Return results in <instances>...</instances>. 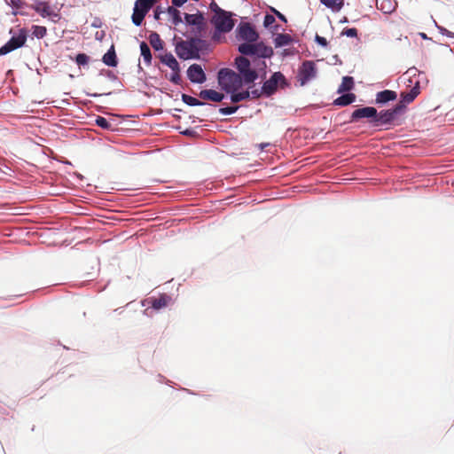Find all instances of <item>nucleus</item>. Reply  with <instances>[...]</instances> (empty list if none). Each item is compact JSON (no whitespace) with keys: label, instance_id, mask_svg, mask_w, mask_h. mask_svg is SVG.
I'll list each match as a JSON object with an SVG mask.
<instances>
[{"label":"nucleus","instance_id":"obj_11","mask_svg":"<svg viewBox=\"0 0 454 454\" xmlns=\"http://www.w3.org/2000/svg\"><path fill=\"white\" fill-rule=\"evenodd\" d=\"M185 22L188 25L193 26L192 33L198 36L201 35L202 32L206 29V22L202 13L188 14L184 15Z\"/></svg>","mask_w":454,"mask_h":454},{"label":"nucleus","instance_id":"obj_42","mask_svg":"<svg viewBox=\"0 0 454 454\" xmlns=\"http://www.w3.org/2000/svg\"><path fill=\"white\" fill-rule=\"evenodd\" d=\"M262 93L263 92L262 90L260 91L259 90H254L250 91V98H260V96Z\"/></svg>","mask_w":454,"mask_h":454},{"label":"nucleus","instance_id":"obj_36","mask_svg":"<svg viewBox=\"0 0 454 454\" xmlns=\"http://www.w3.org/2000/svg\"><path fill=\"white\" fill-rule=\"evenodd\" d=\"M238 109H239L238 106H232L222 107L219 109V112L222 114L229 115V114H232L236 113Z\"/></svg>","mask_w":454,"mask_h":454},{"label":"nucleus","instance_id":"obj_20","mask_svg":"<svg viewBox=\"0 0 454 454\" xmlns=\"http://www.w3.org/2000/svg\"><path fill=\"white\" fill-rule=\"evenodd\" d=\"M170 300H171L170 297L165 294H161L158 298H152L151 299L152 308H153L154 309H163L168 306Z\"/></svg>","mask_w":454,"mask_h":454},{"label":"nucleus","instance_id":"obj_4","mask_svg":"<svg viewBox=\"0 0 454 454\" xmlns=\"http://www.w3.org/2000/svg\"><path fill=\"white\" fill-rule=\"evenodd\" d=\"M235 64L245 84L253 83L258 78L257 72L251 68L250 61L246 57H237Z\"/></svg>","mask_w":454,"mask_h":454},{"label":"nucleus","instance_id":"obj_19","mask_svg":"<svg viewBox=\"0 0 454 454\" xmlns=\"http://www.w3.org/2000/svg\"><path fill=\"white\" fill-rule=\"evenodd\" d=\"M34 10L39 13L42 17H58V14L53 12L49 4L45 2L36 3L34 6Z\"/></svg>","mask_w":454,"mask_h":454},{"label":"nucleus","instance_id":"obj_16","mask_svg":"<svg viewBox=\"0 0 454 454\" xmlns=\"http://www.w3.org/2000/svg\"><path fill=\"white\" fill-rule=\"evenodd\" d=\"M397 94L394 90H385L376 94L375 103L377 105H383L389 101L396 99Z\"/></svg>","mask_w":454,"mask_h":454},{"label":"nucleus","instance_id":"obj_23","mask_svg":"<svg viewBox=\"0 0 454 454\" xmlns=\"http://www.w3.org/2000/svg\"><path fill=\"white\" fill-rule=\"evenodd\" d=\"M151 46L155 51H160L164 48V42L161 40L160 35L156 32H152L148 37Z\"/></svg>","mask_w":454,"mask_h":454},{"label":"nucleus","instance_id":"obj_10","mask_svg":"<svg viewBox=\"0 0 454 454\" xmlns=\"http://www.w3.org/2000/svg\"><path fill=\"white\" fill-rule=\"evenodd\" d=\"M420 93V85L419 82L417 81L413 87L409 91L401 92V100L395 105L401 112H403L406 108V106L414 101V99Z\"/></svg>","mask_w":454,"mask_h":454},{"label":"nucleus","instance_id":"obj_13","mask_svg":"<svg viewBox=\"0 0 454 454\" xmlns=\"http://www.w3.org/2000/svg\"><path fill=\"white\" fill-rule=\"evenodd\" d=\"M286 78L280 72L274 73L269 80L264 82L262 91L267 96L272 95L278 88V82H285Z\"/></svg>","mask_w":454,"mask_h":454},{"label":"nucleus","instance_id":"obj_26","mask_svg":"<svg viewBox=\"0 0 454 454\" xmlns=\"http://www.w3.org/2000/svg\"><path fill=\"white\" fill-rule=\"evenodd\" d=\"M141 56L144 59L145 64L149 67L152 64V53L148 44L145 42L140 43Z\"/></svg>","mask_w":454,"mask_h":454},{"label":"nucleus","instance_id":"obj_7","mask_svg":"<svg viewBox=\"0 0 454 454\" xmlns=\"http://www.w3.org/2000/svg\"><path fill=\"white\" fill-rule=\"evenodd\" d=\"M27 30L25 28L20 29L17 36H12L4 46L0 48V56L5 55L24 46L27 42Z\"/></svg>","mask_w":454,"mask_h":454},{"label":"nucleus","instance_id":"obj_41","mask_svg":"<svg viewBox=\"0 0 454 454\" xmlns=\"http://www.w3.org/2000/svg\"><path fill=\"white\" fill-rule=\"evenodd\" d=\"M272 12L279 19L281 20L282 21L284 22H286V18L285 17V15H283L280 12L277 11L276 9L272 8L271 9Z\"/></svg>","mask_w":454,"mask_h":454},{"label":"nucleus","instance_id":"obj_27","mask_svg":"<svg viewBox=\"0 0 454 454\" xmlns=\"http://www.w3.org/2000/svg\"><path fill=\"white\" fill-rule=\"evenodd\" d=\"M376 6L384 13H391L395 8L391 0H377Z\"/></svg>","mask_w":454,"mask_h":454},{"label":"nucleus","instance_id":"obj_44","mask_svg":"<svg viewBox=\"0 0 454 454\" xmlns=\"http://www.w3.org/2000/svg\"><path fill=\"white\" fill-rule=\"evenodd\" d=\"M269 145H270V144H269V143H261V144H259L257 146L259 147V149H260L261 151H263V150H264V148H266V147H267V146H269Z\"/></svg>","mask_w":454,"mask_h":454},{"label":"nucleus","instance_id":"obj_40","mask_svg":"<svg viewBox=\"0 0 454 454\" xmlns=\"http://www.w3.org/2000/svg\"><path fill=\"white\" fill-rule=\"evenodd\" d=\"M315 40L319 45L323 47H326L328 45L327 40L325 37H322L318 35H316Z\"/></svg>","mask_w":454,"mask_h":454},{"label":"nucleus","instance_id":"obj_17","mask_svg":"<svg viewBox=\"0 0 454 454\" xmlns=\"http://www.w3.org/2000/svg\"><path fill=\"white\" fill-rule=\"evenodd\" d=\"M199 97L204 100L221 102L223 99L224 95L214 90H200Z\"/></svg>","mask_w":454,"mask_h":454},{"label":"nucleus","instance_id":"obj_29","mask_svg":"<svg viewBox=\"0 0 454 454\" xmlns=\"http://www.w3.org/2000/svg\"><path fill=\"white\" fill-rule=\"evenodd\" d=\"M231 95V101L232 103H239L243 100H247L250 98V91L249 90H243L240 92L235 91V92H230Z\"/></svg>","mask_w":454,"mask_h":454},{"label":"nucleus","instance_id":"obj_12","mask_svg":"<svg viewBox=\"0 0 454 454\" xmlns=\"http://www.w3.org/2000/svg\"><path fill=\"white\" fill-rule=\"evenodd\" d=\"M237 37L247 43H254L259 35L250 23H240L237 27Z\"/></svg>","mask_w":454,"mask_h":454},{"label":"nucleus","instance_id":"obj_38","mask_svg":"<svg viewBox=\"0 0 454 454\" xmlns=\"http://www.w3.org/2000/svg\"><path fill=\"white\" fill-rule=\"evenodd\" d=\"M209 8L212 12H214V15H217L219 13L223 14L224 10H223L222 8H220L218 6V4L215 2V1H212L209 4Z\"/></svg>","mask_w":454,"mask_h":454},{"label":"nucleus","instance_id":"obj_6","mask_svg":"<svg viewBox=\"0 0 454 454\" xmlns=\"http://www.w3.org/2000/svg\"><path fill=\"white\" fill-rule=\"evenodd\" d=\"M317 69L316 63L312 60H305L298 69L297 81L301 86H304L309 82L316 78Z\"/></svg>","mask_w":454,"mask_h":454},{"label":"nucleus","instance_id":"obj_30","mask_svg":"<svg viewBox=\"0 0 454 454\" xmlns=\"http://www.w3.org/2000/svg\"><path fill=\"white\" fill-rule=\"evenodd\" d=\"M292 43V37L288 34H278L275 38L277 47L289 45Z\"/></svg>","mask_w":454,"mask_h":454},{"label":"nucleus","instance_id":"obj_5","mask_svg":"<svg viewBox=\"0 0 454 454\" xmlns=\"http://www.w3.org/2000/svg\"><path fill=\"white\" fill-rule=\"evenodd\" d=\"M157 1L158 0H137L131 16L132 22L136 26H140L147 12Z\"/></svg>","mask_w":454,"mask_h":454},{"label":"nucleus","instance_id":"obj_15","mask_svg":"<svg viewBox=\"0 0 454 454\" xmlns=\"http://www.w3.org/2000/svg\"><path fill=\"white\" fill-rule=\"evenodd\" d=\"M377 115V109L372 106H365L356 109L351 114L350 121H355L362 118L374 120Z\"/></svg>","mask_w":454,"mask_h":454},{"label":"nucleus","instance_id":"obj_31","mask_svg":"<svg viewBox=\"0 0 454 454\" xmlns=\"http://www.w3.org/2000/svg\"><path fill=\"white\" fill-rule=\"evenodd\" d=\"M47 34V28L43 26H37V25H34L32 26V35L38 38V39H41V38H43Z\"/></svg>","mask_w":454,"mask_h":454},{"label":"nucleus","instance_id":"obj_25","mask_svg":"<svg viewBox=\"0 0 454 454\" xmlns=\"http://www.w3.org/2000/svg\"><path fill=\"white\" fill-rule=\"evenodd\" d=\"M322 4L331 9L333 12H338L344 6L345 0H319Z\"/></svg>","mask_w":454,"mask_h":454},{"label":"nucleus","instance_id":"obj_1","mask_svg":"<svg viewBox=\"0 0 454 454\" xmlns=\"http://www.w3.org/2000/svg\"><path fill=\"white\" fill-rule=\"evenodd\" d=\"M203 41L197 36L188 40L180 39L176 43L175 51L182 59H198L200 57V45Z\"/></svg>","mask_w":454,"mask_h":454},{"label":"nucleus","instance_id":"obj_28","mask_svg":"<svg viewBox=\"0 0 454 454\" xmlns=\"http://www.w3.org/2000/svg\"><path fill=\"white\" fill-rule=\"evenodd\" d=\"M354 87V79L351 76H344L341 83L338 88V92L342 93L344 91H349Z\"/></svg>","mask_w":454,"mask_h":454},{"label":"nucleus","instance_id":"obj_14","mask_svg":"<svg viewBox=\"0 0 454 454\" xmlns=\"http://www.w3.org/2000/svg\"><path fill=\"white\" fill-rule=\"evenodd\" d=\"M187 76L194 83H203L206 81V74L199 64H192L189 67Z\"/></svg>","mask_w":454,"mask_h":454},{"label":"nucleus","instance_id":"obj_21","mask_svg":"<svg viewBox=\"0 0 454 454\" xmlns=\"http://www.w3.org/2000/svg\"><path fill=\"white\" fill-rule=\"evenodd\" d=\"M103 62L108 67H116L118 64L116 53L114 45L103 56Z\"/></svg>","mask_w":454,"mask_h":454},{"label":"nucleus","instance_id":"obj_22","mask_svg":"<svg viewBox=\"0 0 454 454\" xmlns=\"http://www.w3.org/2000/svg\"><path fill=\"white\" fill-rule=\"evenodd\" d=\"M355 100H356L355 94L347 93V94L341 95L340 97L334 99L333 105L346 106H348V105L352 104L353 102H355Z\"/></svg>","mask_w":454,"mask_h":454},{"label":"nucleus","instance_id":"obj_18","mask_svg":"<svg viewBox=\"0 0 454 454\" xmlns=\"http://www.w3.org/2000/svg\"><path fill=\"white\" fill-rule=\"evenodd\" d=\"M159 59L162 64L168 66L172 71L179 70V63L177 62V60L173 56L172 53L166 52L164 54H160L159 55Z\"/></svg>","mask_w":454,"mask_h":454},{"label":"nucleus","instance_id":"obj_45","mask_svg":"<svg viewBox=\"0 0 454 454\" xmlns=\"http://www.w3.org/2000/svg\"><path fill=\"white\" fill-rule=\"evenodd\" d=\"M160 12H159L158 10H156L155 12H154V18L156 20H159L160 19Z\"/></svg>","mask_w":454,"mask_h":454},{"label":"nucleus","instance_id":"obj_32","mask_svg":"<svg viewBox=\"0 0 454 454\" xmlns=\"http://www.w3.org/2000/svg\"><path fill=\"white\" fill-rule=\"evenodd\" d=\"M168 12L172 17L173 23L175 25H177L180 22H182L181 14H180V12L177 9L170 6V7L168 8Z\"/></svg>","mask_w":454,"mask_h":454},{"label":"nucleus","instance_id":"obj_33","mask_svg":"<svg viewBox=\"0 0 454 454\" xmlns=\"http://www.w3.org/2000/svg\"><path fill=\"white\" fill-rule=\"evenodd\" d=\"M182 100L185 104H187L188 106H202V105H204L203 102L200 101L196 98H193V97L186 95V94H183L182 95Z\"/></svg>","mask_w":454,"mask_h":454},{"label":"nucleus","instance_id":"obj_39","mask_svg":"<svg viewBox=\"0 0 454 454\" xmlns=\"http://www.w3.org/2000/svg\"><path fill=\"white\" fill-rule=\"evenodd\" d=\"M274 22H275V18H274V16L270 15V14H267V15L264 17L263 24H264V26H265V27H269V26L272 25Z\"/></svg>","mask_w":454,"mask_h":454},{"label":"nucleus","instance_id":"obj_37","mask_svg":"<svg viewBox=\"0 0 454 454\" xmlns=\"http://www.w3.org/2000/svg\"><path fill=\"white\" fill-rule=\"evenodd\" d=\"M169 81L175 84H180L182 79L180 75V69L178 71H172V74L169 76Z\"/></svg>","mask_w":454,"mask_h":454},{"label":"nucleus","instance_id":"obj_43","mask_svg":"<svg viewBox=\"0 0 454 454\" xmlns=\"http://www.w3.org/2000/svg\"><path fill=\"white\" fill-rule=\"evenodd\" d=\"M187 2V0H172V4L175 6L180 7L183 4H184Z\"/></svg>","mask_w":454,"mask_h":454},{"label":"nucleus","instance_id":"obj_34","mask_svg":"<svg viewBox=\"0 0 454 454\" xmlns=\"http://www.w3.org/2000/svg\"><path fill=\"white\" fill-rule=\"evenodd\" d=\"M357 34L358 31L355 27H346L340 33L341 35H346L348 37H357Z\"/></svg>","mask_w":454,"mask_h":454},{"label":"nucleus","instance_id":"obj_35","mask_svg":"<svg viewBox=\"0 0 454 454\" xmlns=\"http://www.w3.org/2000/svg\"><path fill=\"white\" fill-rule=\"evenodd\" d=\"M75 61L79 66H85L89 62V56L84 53H79L76 55Z\"/></svg>","mask_w":454,"mask_h":454},{"label":"nucleus","instance_id":"obj_3","mask_svg":"<svg viewBox=\"0 0 454 454\" xmlns=\"http://www.w3.org/2000/svg\"><path fill=\"white\" fill-rule=\"evenodd\" d=\"M239 51L243 55L257 56L259 58H270L273 54L271 47L263 43H244L239 46Z\"/></svg>","mask_w":454,"mask_h":454},{"label":"nucleus","instance_id":"obj_2","mask_svg":"<svg viewBox=\"0 0 454 454\" xmlns=\"http://www.w3.org/2000/svg\"><path fill=\"white\" fill-rule=\"evenodd\" d=\"M218 84L227 93L241 89L244 81L240 74L229 68H222L217 75Z\"/></svg>","mask_w":454,"mask_h":454},{"label":"nucleus","instance_id":"obj_9","mask_svg":"<svg viewBox=\"0 0 454 454\" xmlns=\"http://www.w3.org/2000/svg\"><path fill=\"white\" fill-rule=\"evenodd\" d=\"M400 113H402L401 110L395 106L392 109L383 110L380 113L377 112L375 119L370 120V122L373 127L387 125L390 124Z\"/></svg>","mask_w":454,"mask_h":454},{"label":"nucleus","instance_id":"obj_8","mask_svg":"<svg viewBox=\"0 0 454 454\" xmlns=\"http://www.w3.org/2000/svg\"><path fill=\"white\" fill-rule=\"evenodd\" d=\"M215 29L222 33L230 32L234 27V21L231 19V13L226 11L223 14L214 15L211 20Z\"/></svg>","mask_w":454,"mask_h":454},{"label":"nucleus","instance_id":"obj_24","mask_svg":"<svg viewBox=\"0 0 454 454\" xmlns=\"http://www.w3.org/2000/svg\"><path fill=\"white\" fill-rule=\"evenodd\" d=\"M96 124L104 129H108V130H115L116 129V123L114 119L107 120L105 117L98 116L96 119Z\"/></svg>","mask_w":454,"mask_h":454},{"label":"nucleus","instance_id":"obj_46","mask_svg":"<svg viewBox=\"0 0 454 454\" xmlns=\"http://www.w3.org/2000/svg\"><path fill=\"white\" fill-rule=\"evenodd\" d=\"M348 21V19L346 17L343 18V20H341V22H347Z\"/></svg>","mask_w":454,"mask_h":454}]
</instances>
